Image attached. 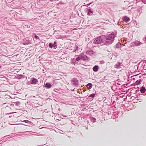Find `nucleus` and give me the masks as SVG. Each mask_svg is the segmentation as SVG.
Listing matches in <instances>:
<instances>
[{"instance_id":"nucleus-14","label":"nucleus","mask_w":146,"mask_h":146,"mask_svg":"<svg viewBox=\"0 0 146 146\" xmlns=\"http://www.w3.org/2000/svg\"><path fill=\"white\" fill-rule=\"evenodd\" d=\"M95 94H91L89 96V97H92V98H94L95 97Z\"/></svg>"},{"instance_id":"nucleus-5","label":"nucleus","mask_w":146,"mask_h":146,"mask_svg":"<svg viewBox=\"0 0 146 146\" xmlns=\"http://www.w3.org/2000/svg\"><path fill=\"white\" fill-rule=\"evenodd\" d=\"M123 20L126 22L129 21L130 20V19L126 16L122 18Z\"/></svg>"},{"instance_id":"nucleus-17","label":"nucleus","mask_w":146,"mask_h":146,"mask_svg":"<svg viewBox=\"0 0 146 146\" xmlns=\"http://www.w3.org/2000/svg\"><path fill=\"white\" fill-rule=\"evenodd\" d=\"M56 43V41H54V44L53 45H55Z\"/></svg>"},{"instance_id":"nucleus-11","label":"nucleus","mask_w":146,"mask_h":146,"mask_svg":"<svg viewBox=\"0 0 146 146\" xmlns=\"http://www.w3.org/2000/svg\"><path fill=\"white\" fill-rule=\"evenodd\" d=\"M134 43L136 46L140 45L141 44V43L138 41H136L134 42Z\"/></svg>"},{"instance_id":"nucleus-6","label":"nucleus","mask_w":146,"mask_h":146,"mask_svg":"<svg viewBox=\"0 0 146 146\" xmlns=\"http://www.w3.org/2000/svg\"><path fill=\"white\" fill-rule=\"evenodd\" d=\"M98 66L97 65H95L93 67V70L94 72H97L98 70Z\"/></svg>"},{"instance_id":"nucleus-13","label":"nucleus","mask_w":146,"mask_h":146,"mask_svg":"<svg viewBox=\"0 0 146 146\" xmlns=\"http://www.w3.org/2000/svg\"><path fill=\"white\" fill-rule=\"evenodd\" d=\"M82 57H81V56H80L78 57H77L76 59V60L77 61H78L79 60H80L81 59H82Z\"/></svg>"},{"instance_id":"nucleus-16","label":"nucleus","mask_w":146,"mask_h":146,"mask_svg":"<svg viewBox=\"0 0 146 146\" xmlns=\"http://www.w3.org/2000/svg\"><path fill=\"white\" fill-rule=\"evenodd\" d=\"M49 46L50 47L52 48V46H53L52 44H51V43H50L49 44Z\"/></svg>"},{"instance_id":"nucleus-15","label":"nucleus","mask_w":146,"mask_h":146,"mask_svg":"<svg viewBox=\"0 0 146 146\" xmlns=\"http://www.w3.org/2000/svg\"><path fill=\"white\" fill-rule=\"evenodd\" d=\"M91 52H92V51L90 50H87L86 52V53L88 54H89Z\"/></svg>"},{"instance_id":"nucleus-4","label":"nucleus","mask_w":146,"mask_h":146,"mask_svg":"<svg viewBox=\"0 0 146 146\" xmlns=\"http://www.w3.org/2000/svg\"><path fill=\"white\" fill-rule=\"evenodd\" d=\"M82 59L84 61H87L88 60V58L86 55L82 56V54H81Z\"/></svg>"},{"instance_id":"nucleus-12","label":"nucleus","mask_w":146,"mask_h":146,"mask_svg":"<svg viewBox=\"0 0 146 146\" xmlns=\"http://www.w3.org/2000/svg\"><path fill=\"white\" fill-rule=\"evenodd\" d=\"M93 12L91 9H89L88 10V14L90 15L91 13H93Z\"/></svg>"},{"instance_id":"nucleus-3","label":"nucleus","mask_w":146,"mask_h":146,"mask_svg":"<svg viewBox=\"0 0 146 146\" xmlns=\"http://www.w3.org/2000/svg\"><path fill=\"white\" fill-rule=\"evenodd\" d=\"M38 82V80L35 78H32L31 81V84H36Z\"/></svg>"},{"instance_id":"nucleus-2","label":"nucleus","mask_w":146,"mask_h":146,"mask_svg":"<svg viewBox=\"0 0 146 146\" xmlns=\"http://www.w3.org/2000/svg\"><path fill=\"white\" fill-rule=\"evenodd\" d=\"M103 36H101L98 38H96L93 41V43L95 44H98L102 42H104Z\"/></svg>"},{"instance_id":"nucleus-9","label":"nucleus","mask_w":146,"mask_h":146,"mask_svg":"<svg viewBox=\"0 0 146 146\" xmlns=\"http://www.w3.org/2000/svg\"><path fill=\"white\" fill-rule=\"evenodd\" d=\"M51 86V85L48 83H46L45 84V87H46L48 88H50Z\"/></svg>"},{"instance_id":"nucleus-18","label":"nucleus","mask_w":146,"mask_h":146,"mask_svg":"<svg viewBox=\"0 0 146 146\" xmlns=\"http://www.w3.org/2000/svg\"><path fill=\"white\" fill-rule=\"evenodd\" d=\"M35 38L37 39H38V37L37 36H35Z\"/></svg>"},{"instance_id":"nucleus-20","label":"nucleus","mask_w":146,"mask_h":146,"mask_svg":"<svg viewBox=\"0 0 146 146\" xmlns=\"http://www.w3.org/2000/svg\"><path fill=\"white\" fill-rule=\"evenodd\" d=\"M145 41H146V37H145Z\"/></svg>"},{"instance_id":"nucleus-7","label":"nucleus","mask_w":146,"mask_h":146,"mask_svg":"<svg viewBox=\"0 0 146 146\" xmlns=\"http://www.w3.org/2000/svg\"><path fill=\"white\" fill-rule=\"evenodd\" d=\"M92 86V85L91 83H90L86 85V87L87 88L90 89L91 88Z\"/></svg>"},{"instance_id":"nucleus-10","label":"nucleus","mask_w":146,"mask_h":146,"mask_svg":"<svg viewBox=\"0 0 146 146\" xmlns=\"http://www.w3.org/2000/svg\"><path fill=\"white\" fill-rule=\"evenodd\" d=\"M141 80H137L136 81L135 84L136 85H139L141 83Z\"/></svg>"},{"instance_id":"nucleus-8","label":"nucleus","mask_w":146,"mask_h":146,"mask_svg":"<svg viewBox=\"0 0 146 146\" xmlns=\"http://www.w3.org/2000/svg\"><path fill=\"white\" fill-rule=\"evenodd\" d=\"M146 89L144 87L142 86L140 90L141 92V93H144Z\"/></svg>"},{"instance_id":"nucleus-19","label":"nucleus","mask_w":146,"mask_h":146,"mask_svg":"<svg viewBox=\"0 0 146 146\" xmlns=\"http://www.w3.org/2000/svg\"><path fill=\"white\" fill-rule=\"evenodd\" d=\"M76 79H74L73 80V81H76Z\"/></svg>"},{"instance_id":"nucleus-21","label":"nucleus","mask_w":146,"mask_h":146,"mask_svg":"<svg viewBox=\"0 0 146 146\" xmlns=\"http://www.w3.org/2000/svg\"><path fill=\"white\" fill-rule=\"evenodd\" d=\"M1 68V66H0V68Z\"/></svg>"},{"instance_id":"nucleus-1","label":"nucleus","mask_w":146,"mask_h":146,"mask_svg":"<svg viewBox=\"0 0 146 146\" xmlns=\"http://www.w3.org/2000/svg\"><path fill=\"white\" fill-rule=\"evenodd\" d=\"M115 36L114 34H111L107 36H103L104 44L108 45L111 44L113 41Z\"/></svg>"}]
</instances>
